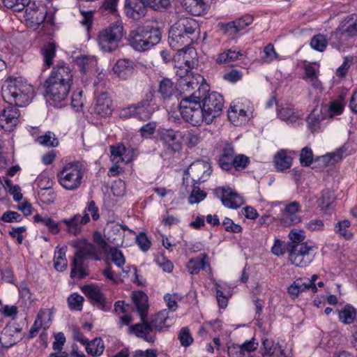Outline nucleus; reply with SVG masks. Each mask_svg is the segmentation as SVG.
<instances>
[{
  "instance_id": "nucleus-18",
  "label": "nucleus",
  "mask_w": 357,
  "mask_h": 357,
  "mask_svg": "<svg viewBox=\"0 0 357 357\" xmlns=\"http://www.w3.org/2000/svg\"><path fill=\"white\" fill-rule=\"evenodd\" d=\"M22 337V328L15 323H11L3 328L1 342L4 347H10L20 342Z\"/></svg>"
},
{
  "instance_id": "nucleus-50",
  "label": "nucleus",
  "mask_w": 357,
  "mask_h": 357,
  "mask_svg": "<svg viewBox=\"0 0 357 357\" xmlns=\"http://www.w3.org/2000/svg\"><path fill=\"white\" fill-rule=\"evenodd\" d=\"M291 242L287 245V248H289V247L292 245H302L305 242H303L305 236L304 234V231L302 230L298 229H292L288 235Z\"/></svg>"
},
{
  "instance_id": "nucleus-1",
  "label": "nucleus",
  "mask_w": 357,
  "mask_h": 357,
  "mask_svg": "<svg viewBox=\"0 0 357 357\" xmlns=\"http://www.w3.org/2000/svg\"><path fill=\"white\" fill-rule=\"evenodd\" d=\"M197 28L198 24L194 19H179L169 30L168 40L170 47L179 54H185L187 50H191L190 46L193 41L192 36Z\"/></svg>"
},
{
  "instance_id": "nucleus-2",
  "label": "nucleus",
  "mask_w": 357,
  "mask_h": 357,
  "mask_svg": "<svg viewBox=\"0 0 357 357\" xmlns=\"http://www.w3.org/2000/svg\"><path fill=\"white\" fill-rule=\"evenodd\" d=\"M173 324V319L168 316V311L166 310L160 311L155 314L151 321L146 319L142 321L140 324H136L130 327L131 332L135 333L138 337L142 338L148 342H155V337L151 333L155 329L159 332L163 331L164 328H167Z\"/></svg>"
},
{
  "instance_id": "nucleus-45",
  "label": "nucleus",
  "mask_w": 357,
  "mask_h": 357,
  "mask_svg": "<svg viewBox=\"0 0 357 357\" xmlns=\"http://www.w3.org/2000/svg\"><path fill=\"white\" fill-rule=\"evenodd\" d=\"M54 266L59 271H63L67 268L66 248H62L55 251Z\"/></svg>"
},
{
  "instance_id": "nucleus-33",
  "label": "nucleus",
  "mask_w": 357,
  "mask_h": 357,
  "mask_svg": "<svg viewBox=\"0 0 357 357\" xmlns=\"http://www.w3.org/2000/svg\"><path fill=\"white\" fill-rule=\"evenodd\" d=\"M183 7L191 15L199 16L206 13L208 6L205 0H192Z\"/></svg>"
},
{
  "instance_id": "nucleus-63",
  "label": "nucleus",
  "mask_w": 357,
  "mask_h": 357,
  "mask_svg": "<svg viewBox=\"0 0 357 357\" xmlns=\"http://www.w3.org/2000/svg\"><path fill=\"white\" fill-rule=\"evenodd\" d=\"M135 104L127 107L121 108L119 110V115L121 119H126L131 117L137 118V113Z\"/></svg>"
},
{
  "instance_id": "nucleus-12",
  "label": "nucleus",
  "mask_w": 357,
  "mask_h": 357,
  "mask_svg": "<svg viewBox=\"0 0 357 357\" xmlns=\"http://www.w3.org/2000/svg\"><path fill=\"white\" fill-rule=\"evenodd\" d=\"M211 174V165L208 162L197 160L192 162L188 168L185 172V176L183 178V183L189 178L194 183H200L206 181Z\"/></svg>"
},
{
  "instance_id": "nucleus-49",
  "label": "nucleus",
  "mask_w": 357,
  "mask_h": 357,
  "mask_svg": "<svg viewBox=\"0 0 357 357\" xmlns=\"http://www.w3.org/2000/svg\"><path fill=\"white\" fill-rule=\"evenodd\" d=\"M278 116L282 121L294 123L297 119L298 116L295 114L294 110L289 107H281L277 110Z\"/></svg>"
},
{
  "instance_id": "nucleus-13",
  "label": "nucleus",
  "mask_w": 357,
  "mask_h": 357,
  "mask_svg": "<svg viewBox=\"0 0 357 357\" xmlns=\"http://www.w3.org/2000/svg\"><path fill=\"white\" fill-rule=\"evenodd\" d=\"M89 213H76L68 218H63L60 222L65 225L64 231L73 236H78L82 234L83 227L90 222Z\"/></svg>"
},
{
  "instance_id": "nucleus-34",
  "label": "nucleus",
  "mask_w": 357,
  "mask_h": 357,
  "mask_svg": "<svg viewBox=\"0 0 357 357\" xmlns=\"http://www.w3.org/2000/svg\"><path fill=\"white\" fill-rule=\"evenodd\" d=\"M310 282L308 278H298L292 284H291L288 289V293L293 298H296L298 296L299 293L304 291L306 289H310Z\"/></svg>"
},
{
  "instance_id": "nucleus-64",
  "label": "nucleus",
  "mask_w": 357,
  "mask_h": 357,
  "mask_svg": "<svg viewBox=\"0 0 357 357\" xmlns=\"http://www.w3.org/2000/svg\"><path fill=\"white\" fill-rule=\"evenodd\" d=\"M136 242L140 249L144 252H146L151 247V241L144 232L137 236Z\"/></svg>"
},
{
  "instance_id": "nucleus-29",
  "label": "nucleus",
  "mask_w": 357,
  "mask_h": 357,
  "mask_svg": "<svg viewBox=\"0 0 357 357\" xmlns=\"http://www.w3.org/2000/svg\"><path fill=\"white\" fill-rule=\"evenodd\" d=\"M234 158V149L231 144H227L222 150L218 163L222 169L229 171L232 168Z\"/></svg>"
},
{
  "instance_id": "nucleus-9",
  "label": "nucleus",
  "mask_w": 357,
  "mask_h": 357,
  "mask_svg": "<svg viewBox=\"0 0 357 357\" xmlns=\"http://www.w3.org/2000/svg\"><path fill=\"white\" fill-rule=\"evenodd\" d=\"M71 86L70 84L47 79L44 82L45 98L54 107H62L66 104Z\"/></svg>"
},
{
  "instance_id": "nucleus-44",
  "label": "nucleus",
  "mask_w": 357,
  "mask_h": 357,
  "mask_svg": "<svg viewBox=\"0 0 357 357\" xmlns=\"http://www.w3.org/2000/svg\"><path fill=\"white\" fill-rule=\"evenodd\" d=\"M335 199L334 193L329 189L324 190L321 192V196L319 198V206L321 211H326L331 208L332 203Z\"/></svg>"
},
{
  "instance_id": "nucleus-24",
  "label": "nucleus",
  "mask_w": 357,
  "mask_h": 357,
  "mask_svg": "<svg viewBox=\"0 0 357 357\" xmlns=\"http://www.w3.org/2000/svg\"><path fill=\"white\" fill-rule=\"evenodd\" d=\"M337 37H356L357 36V15L353 14L346 19L341 28L334 33Z\"/></svg>"
},
{
  "instance_id": "nucleus-15",
  "label": "nucleus",
  "mask_w": 357,
  "mask_h": 357,
  "mask_svg": "<svg viewBox=\"0 0 357 357\" xmlns=\"http://www.w3.org/2000/svg\"><path fill=\"white\" fill-rule=\"evenodd\" d=\"M159 140L163 145L173 152L178 151L181 148V133L173 129L162 128L158 131Z\"/></svg>"
},
{
  "instance_id": "nucleus-62",
  "label": "nucleus",
  "mask_w": 357,
  "mask_h": 357,
  "mask_svg": "<svg viewBox=\"0 0 357 357\" xmlns=\"http://www.w3.org/2000/svg\"><path fill=\"white\" fill-rule=\"evenodd\" d=\"M222 225L227 231L232 233H239L242 231L241 225L235 224L233 220L229 218H225L222 222Z\"/></svg>"
},
{
  "instance_id": "nucleus-41",
  "label": "nucleus",
  "mask_w": 357,
  "mask_h": 357,
  "mask_svg": "<svg viewBox=\"0 0 357 357\" xmlns=\"http://www.w3.org/2000/svg\"><path fill=\"white\" fill-rule=\"evenodd\" d=\"M356 316V310L351 305H347L338 312L339 319L346 324H351Z\"/></svg>"
},
{
  "instance_id": "nucleus-31",
  "label": "nucleus",
  "mask_w": 357,
  "mask_h": 357,
  "mask_svg": "<svg viewBox=\"0 0 357 357\" xmlns=\"http://www.w3.org/2000/svg\"><path fill=\"white\" fill-rule=\"evenodd\" d=\"M292 158L285 150L279 151L274 157V163L278 171L283 172L291 166Z\"/></svg>"
},
{
  "instance_id": "nucleus-55",
  "label": "nucleus",
  "mask_w": 357,
  "mask_h": 357,
  "mask_svg": "<svg viewBox=\"0 0 357 357\" xmlns=\"http://www.w3.org/2000/svg\"><path fill=\"white\" fill-rule=\"evenodd\" d=\"M84 298L78 294H71L68 298L69 307L74 310H81Z\"/></svg>"
},
{
  "instance_id": "nucleus-16",
  "label": "nucleus",
  "mask_w": 357,
  "mask_h": 357,
  "mask_svg": "<svg viewBox=\"0 0 357 357\" xmlns=\"http://www.w3.org/2000/svg\"><path fill=\"white\" fill-rule=\"evenodd\" d=\"M20 116V114L17 107L8 106L0 113V127L5 131L13 130L19 122Z\"/></svg>"
},
{
  "instance_id": "nucleus-54",
  "label": "nucleus",
  "mask_w": 357,
  "mask_h": 357,
  "mask_svg": "<svg viewBox=\"0 0 357 357\" xmlns=\"http://www.w3.org/2000/svg\"><path fill=\"white\" fill-rule=\"evenodd\" d=\"M264 56L261 59L265 63H270L273 60H280V58L278 53L275 51V48L272 44H268L264 50Z\"/></svg>"
},
{
  "instance_id": "nucleus-48",
  "label": "nucleus",
  "mask_w": 357,
  "mask_h": 357,
  "mask_svg": "<svg viewBox=\"0 0 357 357\" xmlns=\"http://www.w3.org/2000/svg\"><path fill=\"white\" fill-rule=\"evenodd\" d=\"M3 6L15 12H20L27 6L30 0H2Z\"/></svg>"
},
{
  "instance_id": "nucleus-36",
  "label": "nucleus",
  "mask_w": 357,
  "mask_h": 357,
  "mask_svg": "<svg viewBox=\"0 0 357 357\" xmlns=\"http://www.w3.org/2000/svg\"><path fill=\"white\" fill-rule=\"evenodd\" d=\"M325 119L321 109L315 108L307 117V127L312 132L319 128V123Z\"/></svg>"
},
{
  "instance_id": "nucleus-42",
  "label": "nucleus",
  "mask_w": 357,
  "mask_h": 357,
  "mask_svg": "<svg viewBox=\"0 0 357 357\" xmlns=\"http://www.w3.org/2000/svg\"><path fill=\"white\" fill-rule=\"evenodd\" d=\"M351 226L350 221L344 220L336 223L335 226V232L346 240H350L353 238V234L349 230Z\"/></svg>"
},
{
  "instance_id": "nucleus-7",
  "label": "nucleus",
  "mask_w": 357,
  "mask_h": 357,
  "mask_svg": "<svg viewBox=\"0 0 357 357\" xmlns=\"http://www.w3.org/2000/svg\"><path fill=\"white\" fill-rule=\"evenodd\" d=\"M84 172V167L80 162H70L57 173V178L65 189L75 190L80 186Z\"/></svg>"
},
{
  "instance_id": "nucleus-14",
  "label": "nucleus",
  "mask_w": 357,
  "mask_h": 357,
  "mask_svg": "<svg viewBox=\"0 0 357 357\" xmlns=\"http://www.w3.org/2000/svg\"><path fill=\"white\" fill-rule=\"evenodd\" d=\"M82 290L93 305L105 312L110 310L112 303L107 300L98 287L93 284L84 285Z\"/></svg>"
},
{
  "instance_id": "nucleus-37",
  "label": "nucleus",
  "mask_w": 357,
  "mask_h": 357,
  "mask_svg": "<svg viewBox=\"0 0 357 357\" xmlns=\"http://www.w3.org/2000/svg\"><path fill=\"white\" fill-rule=\"evenodd\" d=\"M26 13L31 22L37 26L41 24L45 20L47 16V10L44 7L31 9L29 11L26 9Z\"/></svg>"
},
{
  "instance_id": "nucleus-17",
  "label": "nucleus",
  "mask_w": 357,
  "mask_h": 357,
  "mask_svg": "<svg viewBox=\"0 0 357 357\" xmlns=\"http://www.w3.org/2000/svg\"><path fill=\"white\" fill-rule=\"evenodd\" d=\"M59 82L73 84V73L69 65L64 61H59L53 67L50 75L47 78Z\"/></svg>"
},
{
  "instance_id": "nucleus-32",
  "label": "nucleus",
  "mask_w": 357,
  "mask_h": 357,
  "mask_svg": "<svg viewBox=\"0 0 357 357\" xmlns=\"http://www.w3.org/2000/svg\"><path fill=\"white\" fill-rule=\"evenodd\" d=\"M48 317V314L44 311H40L37 315V317L31 326L29 331V338L34 337L40 328H43L44 330H47L50 327V319L47 321H44L45 318Z\"/></svg>"
},
{
  "instance_id": "nucleus-43",
  "label": "nucleus",
  "mask_w": 357,
  "mask_h": 357,
  "mask_svg": "<svg viewBox=\"0 0 357 357\" xmlns=\"http://www.w3.org/2000/svg\"><path fill=\"white\" fill-rule=\"evenodd\" d=\"M76 62L80 70L85 73L90 69L96 67L97 64V61L93 56L86 55L78 56L76 59Z\"/></svg>"
},
{
  "instance_id": "nucleus-52",
  "label": "nucleus",
  "mask_w": 357,
  "mask_h": 357,
  "mask_svg": "<svg viewBox=\"0 0 357 357\" xmlns=\"http://www.w3.org/2000/svg\"><path fill=\"white\" fill-rule=\"evenodd\" d=\"M109 254L111 256L112 261L118 266L121 267L125 264L126 259L123 255V252L116 248H109L108 250Z\"/></svg>"
},
{
  "instance_id": "nucleus-30",
  "label": "nucleus",
  "mask_w": 357,
  "mask_h": 357,
  "mask_svg": "<svg viewBox=\"0 0 357 357\" xmlns=\"http://www.w3.org/2000/svg\"><path fill=\"white\" fill-rule=\"evenodd\" d=\"M35 222L40 223L47 227L48 231L52 234H57L61 231V222H58L52 218L45 215L36 214L33 217Z\"/></svg>"
},
{
  "instance_id": "nucleus-61",
  "label": "nucleus",
  "mask_w": 357,
  "mask_h": 357,
  "mask_svg": "<svg viewBox=\"0 0 357 357\" xmlns=\"http://www.w3.org/2000/svg\"><path fill=\"white\" fill-rule=\"evenodd\" d=\"M110 149L111 156L113 158L112 160H117V162L119 160H123V155L126 153V149L123 144H118L116 146H112Z\"/></svg>"
},
{
  "instance_id": "nucleus-3",
  "label": "nucleus",
  "mask_w": 357,
  "mask_h": 357,
  "mask_svg": "<svg viewBox=\"0 0 357 357\" xmlns=\"http://www.w3.org/2000/svg\"><path fill=\"white\" fill-rule=\"evenodd\" d=\"M2 97L6 102L23 107L31 101L32 89L18 79H8L2 86Z\"/></svg>"
},
{
  "instance_id": "nucleus-53",
  "label": "nucleus",
  "mask_w": 357,
  "mask_h": 357,
  "mask_svg": "<svg viewBox=\"0 0 357 357\" xmlns=\"http://www.w3.org/2000/svg\"><path fill=\"white\" fill-rule=\"evenodd\" d=\"M327 40L321 34L314 36L310 41L311 47L319 52H323L327 46Z\"/></svg>"
},
{
  "instance_id": "nucleus-39",
  "label": "nucleus",
  "mask_w": 357,
  "mask_h": 357,
  "mask_svg": "<svg viewBox=\"0 0 357 357\" xmlns=\"http://www.w3.org/2000/svg\"><path fill=\"white\" fill-rule=\"evenodd\" d=\"M41 53L43 56V61L47 67L52 65L53 59L56 54V45L53 43H49L45 45L41 49Z\"/></svg>"
},
{
  "instance_id": "nucleus-46",
  "label": "nucleus",
  "mask_w": 357,
  "mask_h": 357,
  "mask_svg": "<svg viewBox=\"0 0 357 357\" xmlns=\"http://www.w3.org/2000/svg\"><path fill=\"white\" fill-rule=\"evenodd\" d=\"M304 70V79L307 80L314 88L318 89L321 86V83L318 80L317 70L311 65H305Z\"/></svg>"
},
{
  "instance_id": "nucleus-6",
  "label": "nucleus",
  "mask_w": 357,
  "mask_h": 357,
  "mask_svg": "<svg viewBox=\"0 0 357 357\" xmlns=\"http://www.w3.org/2000/svg\"><path fill=\"white\" fill-rule=\"evenodd\" d=\"M179 110L182 118L193 126L206 122V116L196 93L181 99Z\"/></svg>"
},
{
  "instance_id": "nucleus-59",
  "label": "nucleus",
  "mask_w": 357,
  "mask_h": 357,
  "mask_svg": "<svg viewBox=\"0 0 357 357\" xmlns=\"http://www.w3.org/2000/svg\"><path fill=\"white\" fill-rule=\"evenodd\" d=\"M249 158L243 154H238L234 156L232 167H234L236 169H245L249 164Z\"/></svg>"
},
{
  "instance_id": "nucleus-21",
  "label": "nucleus",
  "mask_w": 357,
  "mask_h": 357,
  "mask_svg": "<svg viewBox=\"0 0 357 357\" xmlns=\"http://www.w3.org/2000/svg\"><path fill=\"white\" fill-rule=\"evenodd\" d=\"M153 94L149 92L145 94L144 98L137 104H135L137 118L142 121H146L151 118L155 108L152 104Z\"/></svg>"
},
{
  "instance_id": "nucleus-40",
  "label": "nucleus",
  "mask_w": 357,
  "mask_h": 357,
  "mask_svg": "<svg viewBox=\"0 0 357 357\" xmlns=\"http://www.w3.org/2000/svg\"><path fill=\"white\" fill-rule=\"evenodd\" d=\"M206 257L205 255L202 257L199 256L194 259H191L187 265V268L189 273L192 275L197 274L201 269H204L206 266Z\"/></svg>"
},
{
  "instance_id": "nucleus-11",
  "label": "nucleus",
  "mask_w": 357,
  "mask_h": 357,
  "mask_svg": "<svg viewBox=\"0 0 357 357\" xmlns=\"http://www.w3.org/2000/svg\"><path fill=\"white\" fill-rule=\"evenodd\" d=\"M313 250V246L305 243L302 245H292L289 248H287V252L292 264L298 267H305L312 260L310 252Z\"/></svg>"
},
{
  "instance_id": "nucleus-5",
  "label": "nucleus",
  "mask_w": 357,
  "mask_h": 357,
  "mask_svg": "<svg viewBox=\"0 0 357 357\" xmlns=\"http://www.w3.org/2000/svg\"><path fill=\"white\" fill-rule=\"evenodd\" d=\"M208 86L203 85L199 86L195 93L206 116V123L209 124L220 114L224 105V99L220 93H208Z\"/></svg>"
},
{
  "instance_id": "nucleus-20",
  "label": "nucleus",
  "mask_w": 357,
  "mask_h": 357,
  "mask_svg": "<svg viewBox=\"0 0 357 357\" xmlns=\"http://www.w3.org/2000/svg\"><path fill=\"white\" fill-rule=\"evenodd\" d=\"M301 207L300 203L296 201L287 204L280 219L281 225L287 227L299 223L301 221V218L296 213L300 211Z\"/></svg>"
},
{
  "instance_id": "nucleus-26",
  "label": "nucleus",
  "mask_w": 357,
  "mask_h": 357,
  "mask_svg": "<svg viewBox=\"0 0 357 357\" xmlns=\"http://www.w3.org/2000/svg\"><path fill=\"white\" fill-rule=\"evenodd\" d=\"M133 70L134 62L126 59L118 60L113 67L114 73L122 79H127L130 77Z\"/></svg>"
},
{
  "instance_id": "nucleus-51",
  "label": "nucleus",
  "mask_w": 357,
  "mask_h": 357,
  "mask_svg": "<svg viewBox=\"0 0 357 357\" xmlns=\"http://www.w3.org/2000/svg\"><path fill=\"white\" fill-rule=\"evenodd\" d=\"M206 192L200 190L197 186H193L192 192L188 197V202L191 204H198L206 197Z\"/></svg>"
},
{
  "instance_id": "nucleus-4",
  "label": "nucleus",
  "mask_w": 357,
  "mask_h": 357,
  "mask_svg": "<svg viewBox=\"0 0 357 357\" xmlns=\"http://www.w3.org/2000/svg\"><path fill=\"white\" fill-rule=\"evenodd\" d=\"M158 29L139 26L131 30L127 37L129 45L135 51L143 52L150 50L160 40Z\"/></svg>"
},
{
  "instance_id": "nucleus-10",
  "label": "nucleus",
  "mask_w": 357,
  "mask_h": 357,
  "mask_svg": "<svg viewBox=\"0 0 357 357\" xmlns=\"http://www.w3.org/2000/svg\"><path fill=\"white\" fill-rule=\"evenodd\" d=\"M93 257L95 259H99L96 248L93 245L90 243L83 241L77 248L73 261L72 263V269L70 277L75 278L77 276L79 279L83 278L86 275L84 267V260Z\"/></svg>"
},
{
  "instance_id": "nucleus-27",
  "label": "nucleus",
  "mask_w": 357,
  "mask_h": 357,
  "mask_svg": "<svg viewBox=\"0 0 357 357\" xmlns=\"http://www.w3.org/2000/svg\"><path fill=\"white\" fill-rule=\"evenodd\" d=\"M158 93L163 100H170L172 97H177L178 89L174 83L168 78H164L159 82Z\"/></svg>"
},
{
  "instance_id": "nucleus-57",
  "label": "nucleus",
  "mask_w": 357,
  "mask_h": 357,
  "mask_svg": "<svg viewBox=\"0 0 357 357\" xmlns=\"http://www.w3.org/2000/svg\"><path fill=\"white\" fill-rule=\"evenodd\" d=\"M178 337L183 347H189L193 342V338L190 333V331L186 327H183L180 330Z\"/></svg>"
},
{
  "instance_id": "nucleus-60",
  "label": "nucleus",
  "mask_w": 357,
  "mask_h": 357,
  "mask_svg": "<svg viewBox=\"0 0 357 357\" xmlns=\"http://www.w3.org/2000/svg\"><path fill=\"white\" fill-rule=\"evenodd\" d=\"M0 220L4 222H20L22 220V215L15 211H8L2 215Z\"/></svg>"
},
{
  "instance_id": "nucleus-22",
  "label": "nucleus",
  "mask_w": 357,
  "mask_h": 357,
  "mask_svg": "<svg viewBox=\"0 0 357 357\" xmlns=\"http://www.w3.org/2000/svg\"><path fill=\"white\" fill-rule=\"evenodd\" d=\"M125 9L128 16L138 20L145 16L147 6L143 0H126Z\"/></svg>"
},
{
  "instance_id": "nucleus-25",
  "label": "nucleus",
  "mask_w": 357,
  "mask_h": 357,
  "mask_svg": "<svg viewBox=\"0 0 357 357\" xmlns=\"http://www.w3.org/2000/svg\"><path fill=\"white\" fill-rule=\"evenodd\" d=\"M221 201L225 206L236 209L244 204L243 197L229 188L222 189Z\"/></svg>"
},
{
  "instance_id": "nucleus-47",
  "label": "nucleus",
  "mask_w": 357,
  "mask_h": 357,
  "mask_svg": "<svg viewBox=\"0 0 357 357\" xmlns=\"http://www.w3.org/2000/svg\"><path fill=\"white\" fill-rule=\"evenodd\" d=\"M36 141L40 144L47 147H56L59 144V141L54 133L51 131H47L45 135L37 137Z\"/></svg>"
},
{
  "instance_id": "nucleus-19",
  "label": "nucleus",
  "mask_w": 357,
  "mask_h": 357,
  "mask_svg": "<svg viewBox=\"0 0 357 357\" xmlns=\"http://www.w3.org/2000/svg\"><path fill=\"white\" fill-rule=\"evenodd\" d=\"M254 17L252 15L246 14L242 17L221 25V30L229 36H234L240 31L251 24Z\"/></svg>"
},
{
  "instance_id": "nucleus-8",
  "label": "nucleus",
  "mask_w": 357,
  "mask_h": 357,
  "mask_svg": "<svg viewBox=\"0 0 357 357\" xmlns=\"http://www.w3.org/2000/svg\"><path fill=\"white\" fill-rule=\"evenodd\" d=\"M123 36V27L121 24H111L98 32V44L103 52H112L119 47Z\"/></svg>"
},
{
  "instance_id": "nucleus-58",
  "label": "nucleus",
  "mask_w": 357,
  "mask_h": 357,
  "mask_svg": "<svg viewBox=\"0 0 357 357\" xmlns=\"http://www.w3.org/2000/svg\"><path fill=\"white\" fill-rule=\"evenodd\" d=\"M275 349L274 342L272 340L265 339L263 340L261 353L264 357L271 356L274 354Z\"/></svg>"
},
{
  "instance_id": "nucleus-35",
  "label": "nucleus",
  "mask_w": 357,
  "mask_h": 357,
  "mask_svg": "<svg viewBox=\"0 0 357 357\" xmlns=\"http://www.w3.org/2000/svg\"><path fill=\"white\" fill-rule=\"evenodd\" d=\"M84 345L86 353L94 357L100 356L105 349V345L101 338L96 337L90 342L87 340V343Z\"/></svg>"
},
{
  "instance_id": "nucleus-56",
  "label": "nucleus",
  "mask_w": 357,
  "mask_h": 357,
  "mask_svg": "<svg viewBox=\"0 0 357 357\" xmlns=\"http://www.w3.org/2000/svg\"><path fill=\"white\" fill-rule=\"evenodd\" d=\"M313 160V153L311 149L306 146L304 147L300 154V162L304 167L310 165Z\"/></svg>"
},
{
  "instance_id": "nucleus-28",
  "label": "nucleus",
  "mask_w": 357,
  "mask_h": 357,
  "mask_svg": "<svg viewBox=\"0 0 357 357\" xmlns=\"http://www.w3.org/2000/svg\"><path fill=\"white\" fill-rule=\"evenodd\" d=\"M132 298L139 314L141 321L146 319L149 308L148 296L146 294L142 291L133 292Z\"/></svg>"
},
{
  "instance_id": "nucleus-23",
  "label": "nucleus",
  "mask_w": 357,
  "mask_h": 357,
  "mask_svg": "<svg viewBox=\"0 0 357 357\" xmlns=\"http://www.w3.org/2000/svg\"><path fill=\"white\" fill-rule=\"evenodd\" d=\"M93 110L96 114L102 117L112 114V100L107 93H102L97 97Z\"/></svg>"
},
{
  "instance_id": "nucleus-38",
  "label": "nucleus",
  "mask_w": 357,
  "mask_h": 357,
  "mask_svg": "<svg viewBox=\"0 0 357 357\" xmlns=\"http://www.w3.org/2000/svg\"><path fill=\"white\" fill-rule=\"evenodd\" d=\"M243 54L240 52H236L229 49L218 54L216 62L218 64H226L231 61H235L242 56Z\"/></svg>"
}]
</instances>
